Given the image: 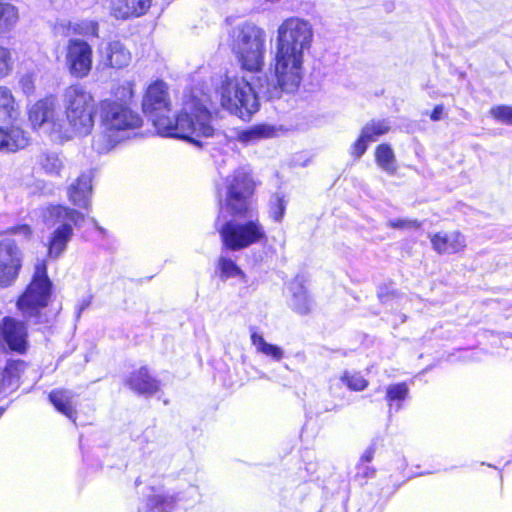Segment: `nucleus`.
Wrapping results in <instances>:
<instances>
[{
	"mask_svg": "<svg viewBox=\"0 0 512 512\" xmlns=\"http://www.w3.org/2000/svg\"><path fill=\"white\" fill-rule=\"evenodd\" d=\"M73 31L84 37H98L99 24L94 20H82L73 25Z\"/></svg>",
	"mask_w": 512,
	"mask_h": 512,
	"instance_id": "36",
	"label": "nucleus"
},
{
	"mask_svg": "<svg viewBox=\"0 0 512 512\" xmlns=\"http://www.w3.org/2000/svg\"><path fill=\"white\" fill-rule=\"evenodd\" d=\"M155 128L162 136L181 138L195 144H199L198 138L214 134L210 112L195 98L184 102L174 121L170 118L156 119Z\"/></svg>",
	"mask_w": 512,
	"mask_h": 512,
	"instance_id": "3",
	"label": "nucleus"
},
{
	"mask_svg": "<svg viewBox=\"0 0 512 512\" xmlns=\"http://www.w3.org/2000/svg\"><path fill=\"white\" fill-rule=\"evenodd\" d=\"M27 330L23 322L11 317L0 322V348L7 345L11 350L24 352L27 345Z\"/></svg>",
	"mask_w": 512,
	"mask_h": 512,
	"instance_id": "14",
	"label": "nucleus"
},
{
	"mask_svg": "<svg viewBox=\"0 0 512 512\" xmlns=\"http://www.w3.org/2000/svg\"><path fill=\"white\" fill-rule=\"evenodd\" d=\"M68 129L57 118V100L48 96L35 102L29 109V121L33 128H44L47 132L69 138V132L86 136L95 124L96 103L93 94L80 83L67 86L61 94Z\"/></svg>",
	"mask_w": 512,
	"mask_h": 512,
	"instance_id": "2",
	"label": "nucleus"
},
{
	"mask_svg": "<svg viewBox=\"0 0 512 512\" xmlns=\"http://www.w3.org/2000/svg\"><path fill=\"white\" fill-rule=\"evenodd\" d=\"M152 0H110V14L118 20L140 17L147 13Z\"/></svg>",
	"mask_w": 512,
	"mask_h": 512,
	"instance_id": "15",
	"label": "nucleus"
},
{
	"mask_svg": "<svg viewBox=\"0 0 512 512\" xmlns=\"http://www.w3.org/2000/svg\"><path fill=\"white\" fill-rule=\"evenodd\" d=\"M388 225L397 229H417L420 227V222L416 219H393L389 221Z\"/></svg>",
	"mask_w": 512,
	"mask_h": 512,
	"instance_id": "41",
	"label": "nucleus"
},
{
	"mask_svg": "<svg viewBox=\"0 0 512 512\" xmlns=\"http://www.w3.org/2000/svg\"><path fill=\"white\" fill-rule=\"evenodd\" d=\"M225 204L220 206V220L224 210L231 215L249 214L251 208L250 198L254 192L255 182L250 172L245 168H239L226 180Z\"/></svg>",
	"mask_w": 512,
	"mask_h": 512,
	"instance_id": "10",
	"label": "nucleus"
},
{
	"mask_svg": "<svg viewBox=\"0 0 512 512\" xmlns=\"http://www.w3.org/2000/svg\"><path fill=\"white\" fill-rule=\"evenodd\" d=\"M12 55L8 48L0 45V81L12 71Z\"/></svg>",
	"mask_w": 512,
	"mask_h": 512,
	"instance_id": "39",
	"label": "nucleus"
},
{
	"mask_svg": "<svg viewBox=\"0 0 512 512\" xmlns=\"http://www.w3.org/2000/svg\"><path fill=\"white\" fill-rule=\"evenodd\" d=\"M22 262V251L13 241L0 242V287L6 288L16 282Z\"/></svg>",
	"mask_w": 512,
	"mask_h": 512,
	"instance_id": "12",
	"label": "nucleus"
},
{
	"mask_svg": "<svg viewBox=\"0 0 512 512\" xmlns=\"http://www.w3.org/2000/svg\"><path fill=\"white\" fill-rule=\"evenodd\" d=\"M251 343L258 353L270 357L274 361H280L284 357V351L281 347L266 342L263 336L256 331L251 333Z\"/></svg>",
	"mask_w": 512,
	"mask_h": 512,
	"instance_id": "28",
	"label": "nucleus"
},
{
	"mask_svg": "<svg viewBox=\"0 0 512 512\" xmlns=\"http://www.w3.org/2000/svg\"><path fill=\"white\" fill-rule=\"evenodd\" d=\"M99 110L104 133L111 144L119 142L122 133L135 130L142 125L141 116L133 111L129 105L118 103L111 98L102 100L99 104Z\"/></svg>",
	"mask_w": 512,
	"mask_h": 512,
	"instance_id": "6",
	"label": "nucleus"
},
{
	"mask_svg": "<svg viewBox=\"0 0 512 512\" xmlns=\"http://www.w3.org/2000/svg\"><path fill=\"white\" fill-rule=\"evenodd\" d=\"M92 195V179L89 174L80 175L67 189L69 201L82 209L88 210Z\"/></svg>",
	"mask_w": 512,
	"mask_h": 512,
	"instance_id": "19",
	"label": "nucleus"
},
{
	"mask_svg": "<svg viewBox=\"0 0 512 512\" xmlns=\"http://www.w3.org/2000/svg\"><path fill=\"white\" fill-rule=\"evenodd\" d=\"M313 40L314 29L309 20L291 16L281 22L271 60V79L261 86L264 96L281 98L284 93L298 90L304 77L305 57Z\"/></svg>",
	"mask_w": 512,
	"mask_h": 512,
	"instance_id": "1",
	"label": "nucleus"
},
{
	"mask_svg": "<svg viewBox=\"0 0 512 512\" xmlns=\"http://www.w3.org/2000/svg\"><path fill=\"white\" fill-rule=\"evenodd\" d=\"M4 233L19 234V235H23L24 237H28L31 234V230L28 225H20L17 227H12V228L8 229L7 231H1L0 235H2Z\"/></svg>",
	"mask_w": 512,
	"mask_h": 512,
	"instance_id": "43",
	"label": "nucleus"
},
{
	"mask_svg": "<svg viewBox=\"0 0 512 512\" xmlns=\"http://www.w3.org/2000/svg\"><path fill=\"white\" fill-rule=\"evenodd\" d=\"M232 52L241 67L250 72H259L264 66L266 54V31L249 21L242 22L229 33Z\"/></svg>",
	"mask_w": 512,
	"mask_h": 512,
	"instance_id": "4",
	"label": "nucleus"
},
{
	"mask_svg": "<svg viewBox=\"0 0 512 512\" xmlns=\"http://www.w3.org/2000/svg\"><path fill=\"white\" fill-rule=\"evenodd\" d=\"M128 384L131 389L140 394L151 395L159 388L158 382L149 375L147 369L144 367L140 368L130 376Z\"/></svg>",
	"mask_w": 512,
	"mask_h": 512,
	"instance_id": "24",
	"label": "nucleus"
},
{
	"mask_svg": "<svg viewBox=\"0 0 512 512\" xmlns=\"http://www.w3.org/2000/svg\"><path fill=\"white\" fill-rule=\"evenodd\" d=\"M218 269L222 279L239 277L244 279L243 271L235 264L234 261L221 256L218 260Z\"/></svg>",
	"mask_w": 512,
	"mask_h": 512,
	"instance_id": "33",
	"label": "nucleus"
},
{
	"mask_svg": "<svg viewBox=\"0 0 512 512\" xmlns=\"http://www.w3.org/2000/svg\"><path fill=\"white\" fill-rule=\"evenodd\" d=\"M25 367L22 361L8 362L1 373L0 392L7 394L18 386L20 373Z\"/></svg>",
	"mask_w": 512,
	"mask_h": 512,
	"instance_id": "25",
	"label": "nucleus"
},
{
	"mask_svg": "<svg viewBox=\"0 0 512 512\" xmlns=\"http://www.w3.org/2000/svg\"><path fill=\"white\" fill-rule=\"evenodd\" d=\"M370 141L367 137H364V133L361 131L359 138L351 146V155L355 159H359L366 152Z\"/></svg>",
	"mask_w": 512,
	"mask_h": 512,
	"instance_id": "40",
	"label": "nucleus"
},
{
	"mask_svg": "<svg viewBox=\"0 0 512 512\" xmlns=\"http://www.w3.org/2000/svg\"><path fill=\"white\" fill-rule=\"evenodd\" d=\"M409 389L405 383H397L387 387L386 399L390 408L394 402L396 403V410L401 408L400 402L404 401L408 395Z\"/></svg>",
	"mask_w": 512,
	"mask_h": 512,
	"instance_id": "32",
	"label": "nucleus"
},
{
	"mask_svg": "<svg viewBox=\"0 0 512 512\" xmlns=\"http://www.w3.org/2000/svg\"><path fill=\"white\" fill-rule=\"evenodd\" d=\"M18 21V11L15 6L0 0V32L11 29Z\"/></svg>",
	"mask_w": 512,
	"mask_h": 512,
	"instance_id": "29",
	"label": "nucleus"
},
{
	"mask_svg": "<svg viewBox=\"0 0 512 512\" xmlns=\"http://www.w3.org/2000/svg\"><path fill=\"white\" fill-rule=\"evenodd\" d=\"M242 217V215H238ZM247 221L230 220L218 228L223 245L230 250L244 249L252 244L258 243L266 237L265 230L257 217H254L250 208Z\"/></svg>",
	"mask_w": 512,
	"mask_h": 512,
	"instance_id": "7",
	"label": "nucleus"
},
{
	"mask_svg": "<svg viewBox=\"0 0 512 512\" xmlns=\"http://www.w3.org/2000/svg\"><path fill=\"white\" fill-rule=\"evenodd\" d=\"M289 290L291 292V307L300 314H307L311 308V300L302 281L299 278L293 279L289 284Z\"/></svg>",
	"mask_w": 512,
	"mask_h": 512,
	"instance_id": "23",
	"label": "nucleus"
},
{
	"mask_svg": "<svg viewBox=\"0 0 512 512\" xmlns=\"http://www.w3.org/2000/svg\"><path fill=\"white\" fill-rule=\"evenodd\" d=\"M270 79L271 77H267L263 82L260 81L258 91H256L246 78L226 76L219 90L222 107L240 118L250 117L258 110L259 95L268 100L274 99L264 96L261 92L262 84L265 85L266 81Z\"/></svg>",
	"mask_w": 512,
	"mask_h": 512,
	"instance_id": "5",
	"label": "nucleus"
},
{
	"mask_svg": "<svg viewBox=\"0 0 512 512\" xmlns=\"http://www.w3.org/2000/svg\"><path fill=\"white\" fill-rule=\"evenodd\" d=\"M170 99L167 85L163 81H156L149 85L143 99V111L152 120L168 118L166 113L170 111Z\"/></svg>",
	"mask_w": 512,
	"mask_h": 512,
	"instance_id": "13",
	"label": "nucleus"
},
{
	"mask_svg": "<svg viewBox=\"0 0 512 512\" xmlns=\"http://www.w3.org/2000/svg\"><path fill=\"white\" fill-rule=\"evenodd\" d=\"M276 135L277 129L274 126L259 124L239 130L236 134V139L244 145H253L261 140L275 137Z\"/></svg>",
	"mask_w": 512,
	"mask_h": 512,
	"instance_id": "20",
	"label": "nucleus"
},
{
	"mask_svg": "<svg viewBox=\"0 0 512 512\" xmlns=\"http://www.w3.org/2000/svg\"><path fill=\"white\" fill-rule=\"evenodd\" d=\"M46 217L47 221L53 220V224H57L49 240L48 254L58 258L73 236L72 225L80 226L85 216L75 209L58 205L48 208Z\"/></svg>",
	"mask_w": 512,
	"mask_h": 512,
	"instance_id": "9",
	"label": "nucleus"
},
{
	"mask_svg": "<svg viewBox=\"0 0 512 512\" xmlns=\"http://www.w3.org/2000/svg\"><path fill=\"white\" fill-rule=\"evenodd\" d=\"M51 286L45 262L39 261L35 265V272L31 283L17 301V307L23 317L26 319L40 317V311L48 304Z\"/></svg>",
	"mask_w": 512,
	"mask_h": 512,
	"instance_id": "8",
	"label": "nucleus"
},
{
	"mask_svg": "<svg viewBox=\"0 0 512 512\" xmlns=\"http://www.w3.org/2000/svg\"><path fill=\"white\" fill-rule=\"evenodd\" d=\"M188 497L171 495L164 491L153 490V493L147 499V512H170L175 507L176 501L187 500L197 495V488L190 486L188 489Z\"/></svg>",
	"mask_w": 512,
	"mask_h": 512,
	"instance_id": "16",
	"label": "nucleus"
},
{
	"mask_svg": "<svg viewBox=\"0 0 512 512\" xmlns=\"http://www.w3.org/2000/svg\"><path fill=\"white\" fill-rule=\"evenodd\" d=\"M28 145V137L19 127L0 128V150L15 152Z\"/></svg>",
	"mask_w": 512,
	"mask_h": 512,
	"instance_id": "21",
	"label": "nucleus"
},
{
	"mask_svg": "<svg viewBox=\"0 0 512 512\" xmlns=\"http://www.w3.org/2000/svg\"><path fill=\"white\" fill-rule=\"evenodd\" d=\"M267 2H272V3H275V2H279L280 0H266Z\"/></svg>",
	"mask_w": 512,
	"mask_h": 512,
	"instance_id": "49",
	"label": "nucleus"
},
{
	"mask_svg": "<svg viewBox=\"0 0 512 512\" xmlns=\"http://www.w3.org/2000/svg\"><path fill=\"white\" fill-rule=\"evenodd\" d=\"M375 161L386 173L393 175L397 171L396 158L389 144H380L375 150Z\"/></svg>",
	"mask_w": 512,
	"mask_h": 512,
	"instance_id": "27",
	"label": "nucleus"
},
{
	"mask_svg": "<svg viewBox=\"0 0 512 512\" xmlns=\"http://www.w3.org/2000/svg\"><path fill=\"white\" fill-rule=\"evenodd\" d=\"M286 204L287 201L282 196L275 195L271 198L269 204V215L274 221L280 222L283 219Z\"/></svg>",
	"mask_w": 512,
	"mask_h": 512,
	"instance_id": "37",
	"label": "nucleus"
},
{
	"mask_svg": "<svg viewBox=\"0 0 512 512\" xmlns=\"http://www.w3.org/2000/svg\"><path fill=\"white\" fill-rule=\"evenodd\" d=\"M481 353L480 352H473L470 356H469V359L470 360H473V361H480L481 360Z\"/></svg>",
	"mask_w": 512,
	"mask_h": 512,
	"instance_id": "47",
	"label": "nucleus"
},
{
	"mask_svg": "<svg viewBox=\"0 0 512 512\" xmlns=\"http://www.w3.org/2000/svg\"><path fill=\"white\" fill-rule=\"evenodd\" d=\"M101 63L105 67L122 69L131 62L130 51L119 41L109 42L103 49H100Z\"/></svg>",
	"mask_w": 512,
	"mask_h": 512,
	"instance_id": "17",
	"label": "nucleus"
},
{
	"mask_svg": "<svg viewBox=\"0 0 512 512\" xmlns=\"http://www.w3.org/2000/svg\"><path fill=\"white\" fill-rule=\"evenodd\" d=\"M134 89L131 81H124L118 84L113 89V96L118 103H125L129 105L130 100L133 98Z\"/></svg>",
	"mask_w": 512,
	"mask_h": 512,
	"instance_id": "35",
	"label": "nucleus"
},
{
	"mask_svg": "<svg viewBox=\"0 0 512 512\" xmlns=\"http://www.w3.org/2000/svg\"><path fill=\"white\" fill-rule=\"evenodd\" d=\"M38 163L42 169L50 175H60L63 169V161L55 153H43L38 158Z\"/></svg>",
	"mask_w": 512,
	"mask_h": 512,
	"instance_id": "31",
	"label": "nucleus"
},
{
	"mask_svg": "<svg viewBox=\"0 0 512 512\" xmlns=\"http://www.w3.org/2000/svg\"><path fill=\"white\" fill-rule=\"evenodd\" d=\"M53 406L63 415L75 421V394L66 389H56L49 394Z\"/></svg>",
	"mask_w": 512,
	"mask_h": 512,
	"instance_id": "22",
	"label": "nucleus"
},
{
	"mask_svg": "<svg viewBox=\"0 0 512 512\" xmlns=\"http://www.w3.org/2000/svg\"><path fill=\"white\" fill-rule=\"evenodd\" d=\"M65 67L77 79L86 78L93 67V49L85 40L69 39L65 46Z\"/></svg>",
	"mask_w": 512,
	"mask_h": 512,
	"instance_id": "11",
	"label": "nucleus"
},
{
	"mask_svg": "<svg viewBox=\"0 0 512 512\" xmlns=\"http://www.w3.org/2000/svg\"><path fill=\"white\" fill-rule=\"evenodd\" d=\"M92 222L94 224V226L99 230V231H103V229L98 225L97 221L95 219H92Z\"/></svg>",
	"mask_w": 512,
	"mask_h": 512,
	"instance_id": "48",
	"label": "nucleus"
},
{
	"mask_svg": "<svg viewBox=\"0 0 512 512\" xmlns=\"http://www.w3.org/2000/svg\"><path fill=\"white\" fill-rule=\"evenodd\" d=\"M18 114V105L12 91L6 86H0V121L14 119Z\"/></svg>",
	"mask_w": 512,
	"mask_h": 512,
	"instance_id": "26",
	"label": "nucleus"
},
{
	"mask_svg": "<svg viewBox=\"0 0 512 512\" xmlns=\"http://www.w3.org/2000/svg\"><path fill=\"white\" fill-rule=\"evenodd\" d=\"M375 475V469L367 464L357 465V476L368 479Z\"/></svg>",
	"mask_w": 512,
	"mask_h": 512,
	"instance_id": "42",
	"label": "nucleus"
},
{
	"mask_svg": "<svg viewBox=\"0 0 512 512\" xmlns=\"http://www.w3.org/2000/svg\"><path fill=\"white\" fill-rule=\"evenodd\" d=\"M430 239L434 250L440 254L458 253L466 247L465 237L458 231L439 232Z\"/></svg>",
	"mask_w": 512,
	"mask_h": 512,
	"instance_id": "18",
	"label": "nucleus"
},
{
	"mask_svg": "<svg viewBox=\"0 0 512 512\" xmlns=\"http://www.w3.org/2000/svg\"><path fill=\"white\" fill-rule=\"evenodd\" d=\"M339 381L353 391H362L368 385V381L359 372L345 371Z\"/></svg>",
	"mask_w": 512,
	"mask_h": 512,
	"instance_id": "34",
	"label": "nucleus"
},
{
	"mask_svg": "<svg viewBox=\"0 0 512 512\" xmlns=\"http://www.w3.org/2000/svg\"><path fill=\"white\" fill-rule=\"evenodd\" d=\"M374 453H375V449L373 447L367 448L363 452V454H362V456L360 458L359 464H367V463H369L373 459Z\"/></svg>",
	"mask_w": 512,
	"mask_h": 512,
	"instance_id": "45",
	"label": "nucleus"
},
{
	"mask_svg": "<svg viewBox=\"0 0 512 512\" xmlns=\"http://www.w3.org/2000/svg\"><path fill=\"white\" fill-rule=\"evenodd\" d=\"M21 85H22L23 92L25 94L30 95L34 92V89H35L34 83L30 77L22 78Z\"/></svg>",
	"mask_w": 512,
	"mask_h": 512,
	"instance_id": "44",
	"label": "nucleus"
},
{
	"mask_svg": "<svg viewBox=\"0 0 512 512\" xmlns=\"http://www.w3.org/2000/svg\"><path fill=\"white\" fill-rule=\"evenodd\" d=\"M443 111H444V108H443L442 105L435 106V108L433 109V111H432V113L430 115V118L433 121L440 120L442 118Z\"/></svg>",
	"mask_w": 512,
	"mask_h": 512,
	"instance_id": "46",
	"label": "nucleus"
},
{
	"mask_svg": "<svg viewBox=\"0 0 512 512\" xmlns=\"http://www.w3.org/2000/svg\"><path fill=\"white\" fill-rule=\"evenodd\" d=\"M489 113L495 120L512 125V106L497 105L492 107Z\"/></svg>",
	"mask_w": 512,
	"mask_h": 512,
	"instance_id": "38",
	"label": "nucleus"
},
{
	"mask_svg": "<svg viewBox=\"0 0 512 512\" xmlns=\"http://www.w3.org/2000/svg\"><path fill=\"white\" fill-rule=\"evenodd\" d=\"M390 130V123L383 120H372L368 122L363 128L362 132L364 137H367L370 142L376 141L380 136L388 133Z\"/></svg>",
	"mask_w": 512,
	"mask_h": 512,
	"instance_id": "30",
	"label": "nucleus"
}]
</instances>
